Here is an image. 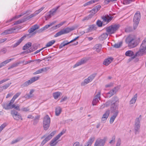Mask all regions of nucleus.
Here are the masks:
<instances>
[{"label": "nucleus", "mask_w": 146, "mask_h": 146, "mask_svg": "<svg viewBox=\"0 0 146 146\" xmlns=\"http://www.w3.org/2000/svg\"><path fill=\"white\" fill-rule=\"evenodd\" d=\"M97 11L95 10L94 8L91 10L90 11V13L89 15L92 17L97 12Z\"/></svg>", "instance_id": "c03bdc74"}, {"label": "nucleus", "mask_w": 146, "mask_h": 146, "mask_svg": "<svg viewBox=\"0 0 146 146\" xmlns=\"http://www.w3.org/2000/svg\"><path fill=\"white\" fill-rule=\"evenodd\" d=\"M18 112L15 110H12L11 111V114L13 117Z\"/></svg>", "instance_id": "6e6d98bb"}, {"label": "nucleus", "mask_w": 146, "mask_h": 146, "mask_svg": "<svg viewBox=\"0 0 146 146\" xmlns=\"http://www.w3.org/2000/svg\"><path fill=\"white\" fill-rule=\"evenodd\" d=\"M135 0H124L123 3L125 5L129 4L132 2L134 1Z\"/></svg>", "instance_id": "49530a36"}, {"label": "nucleus", "mask_w": 146, "mask_h": 146, "mask_svg": "<svg viewBox=\"0 0 146 146\" xmlns=\"http://www.w3.org/2000/svg\"><path fill=\"white\" fill-rule=\"evenodd\" d=\"M119 88L118 87H115L112 90H111L108 93L106 94V96L108 98H110L114 94L119 90Z\"/></svg>", "instance_id": "4468645a"}, {"label": "nucleus", "mask_w": 146, "mask_h": 146, "mask_svg": "<svg viewBox=\"0 0 146 146\" xmlns=\"http://www.w3.org/2000/svg\"><path fill=\"white\" fill-rule=\"evenodd\" d=\"M96 29V26L94 25H92L90 26L89 28L87 29L86 32L89 33L92 31L95 30Z\"/></svg>", "instance_id": "393cba45"}, {"label": "nucleus", "mask_w": 146, "mask_h": 146, "mask_svg": "<svg viewBox=\"0 0 146 146\" xmlns=\"http://www.w3.org/2000/svg\"><path fill=\"white\" fill-rule=\"evenodd\" d=\"M39 77H35L31 78L29 80H28L23 84L21 86V87L22 88H24L27 86H28L30 85L35 81L39 79Z\"/></svg>", "instance_id": "1a4fd4ad"}, {"label": "nucleus", "mask_w": 146, "mask_h": 146, "mask_svg": "<svg viewBox=\"0 0 146 146\" xmlns=\"http://www.w3.org/2000/svg\"><path fill=\"white\" fill-rule=\"evenodd\" d=\"M61 93L60 92H56L54 93L53 94V96L55 99H57L60 96Z\"/></svg>", "instance_id": "58836bf2"}, {"label": "nucleus", "mask_w": 146, "mask_h": 146, "mask_svg": "<svg viewBox=\"0 0 146 146\" xmlns=\"http://www.w3.org/2000/svg\"><path fill=\"white\" fill-rule=\"evenodd\" d=\"M137 40L138 38L135 36L129 35L126 38L125 41L128 47L131 48L136 47L138 45Z\"/></svg>", "instance_id": "f257e3e1"}, {"label": "nucleus", "mask_w": 146, "mask_h": 146, "mask_svg": "<svg viewBox=\"0 0 146 146\" xmlns=\"http://www.w3.org/2000/svg\"><path fill=\"white\" fill-rule=\"evenodd\" d=\"M65 132L62 131L58 134L53 139L50 141V146H55L56 145L57 143V142H56V141Z\"/></svg>", "instance_id": "9b49d317"}, {"label": "nucleus", "mask_w": 146, "mask_h": 146, "mask_svg": "<svg viewBox=\"0 0 146 146\" xmlns=\"http://www.w3.org/2000/svg\"><path fill=\"white\" fill-rule=\"evenodd\" d=\"M137 94H135L132 98L130 101V104H134L135 103L137 99Z\"/></svg>", "instance_id": "473e14b6"}, {"label": "nucleus", "mask_w": 146, "mask_h": 146, "mask_svg": "<svg viewBox=\"0 0 146 146\" xmlns=\"http://www.w3.org/2000/svg\"><path fill=\"white\" fill-rule=\"evenodd\" d=\"M119 100L118 98L115 96L113 97L111 100H109L104 104L102 105L101 106L100 108L102 109L104 108L105 107H108L110 106V108L112 106H117L118 104Z\"/></svg>", "instance_id": "f03ea898"}, {"label": "nucleus", "mask_w": 146, "mask_h": 146, "mask_svg": "<svg viewBox=\"0 0 146 146\" xmlns=\"http://www.w3.org/2000/svg\"><path fill=\"white\" fill-rule=\"evenodd\" d=\"M50 122V118L48 115H46L44 118L43 123L44 129L46 130L49 128Z\"/></svg>", "instance_id": "6e6552de"}, {"label": "nucleus", "mask_w": 146, "mask_h": 146, "mask_svg": "<svg viewBox=\"0 0 146 146\" xmlns=\"http://www.w3.org/2000/svg\"><path fill=\"white\" fill-rule=\"evenodd\" d=\"M146 54V45L142 43L140 46L139 50L135 53V55L132 57V58L134 59L136 56H140Z\"/></svg>", "instance_id": "39448f33"}, {"label": "nucleus", "mask_w": 146, "mask_h": 146, "mask_svg": "<svg viewBox=\"0 0 146 146\" xmlns=\"http://www.w3.org/2000/svg\"><path fill=\"white\" fill-rule=\"evenodd\" d=\"M96 24L99 27H101L102 26V25H103L104 24L100 20H98L96 22Z\"/></svg>", "instance_id": "603ef678"}, {"label": "nucleus", "mask_w": 146, "mask_h": 146, "mask_svg": "<svg viewBox=\"0 0 146 146\" xmlns=\"http://www.w3.org/2000/svg\"><path fill=\"white\" fill-rule=\"evenodd\" d=\"M102 19H103L102 22L104 25L109 23L112 20V17L107 15L102 17Z\"/></svg>", "instance_id": "ddd939ff"}, {"label": "nucleus", "mask_w": 146, "mask_h": 146, "mask_svg": "<svg viewBox=\"0 0 146 146\" xmlns=\"http://www.w3.org/2000/svg\"><path fill=\"white\" fill-rule=\"evenodd\" d=\"M26 21V19H25L24 18L21 19L15 22L14 23V25H17V24L23 23Z\"/></svg>", "instance_id": "79ce46f5"}, {"label": "nucleus", "mask_w": 146, "mask_h": 146, "mask_svg": "<svg viewBox=\"0 0 146 146\" xmlns=\"http://www.w3.org/2000/svg\"><path fill=\"white\" fill-rule=\"evenodd\" d=\"M32 43L31 42H28L23 46V49L24 50H26L30 47Z\"/></svg>", "instance_id": "e433bc0d"}, {"label": "nucleus", "mask_w": 146, "mask_h": 146, "mask_svg": "<svg viewBox=\"0 0 146 146\" xmlns=\"http://www.w3.org/2000/svg\"><path fill=\"white\" fill-rule=\"evenodd\" d=\"M75 29V28L74 27H67L57 33L54 35V37H56L68 33L71 31L74 30Z\"/></svg>", "instance_id": "0eeeda50"}, {"label": "nucleus", "mask_w": 146, "mask_h": 146, "mask_svg": "<svg viewBox=\"0 0 146 146\" xmlns=\"http://www.w3.org/2000/svg\"><path fill=\"white\" fill-rule=\"evenodd\" d=\"M34 60H29L25 62H24V61L21 62H22L21 63H24V65H26L30 63L31 62H33Z\"/></svg>", "instance_id": "0e129e2a"}, {"label": "nucleus", "mask_w": 146, "mask_h": 146, "mask_svg": "<svg viewBox=\"0 0 146 146\" xmlns=\"http://www.w3.org/2000/svg\"><path fill=\"white\" fill-rule=\"evenodd\" d=\"M14 119L16 120H18L19 119L22 120L21 115L19 113H17L16 115H15L13 117Z\"/></svg>", "instance_id": "c9c22d12"}, {"label": "nucleus", "mask_w": 146, "mask_h": 146, "mask_svg": "<svg viewBox=\"0 0 146 146\" xmlns=\"http://www.w3.org/2000/svg\"><path fill=\"white\" fill-rule=\"evenodd\" d=\"M133 22V28L135 30L137 28L139 23V22Z\"/></svg>", "instance_id": "864d4df0"}, {"label": "nucleus", "mask_w": 146, "mask_h": 146, "mask_svg": "<svg viewBox=\"0 0 146 146\" xmlns=\"http://www.w3.org/2000/svg\"><path fill=\"white\" fill-rule=\"evenodd\" d=\"M62 111V109L60 107H58L55 109V113L56 116H58L61 113Z\"/></svg>", "instance_id": "2f4dec72"}, {"label": "nucleus", "mask_w": 146, "mask_h": 146, "mask_svg": "<svg viewBox=\"0 0 146 146\" xmlns=\"http://www.w3.org/2000/svg\"><path fill=\"white\" fill-rule=\"evenodd\" d=\"M95 138V137L94 136L90 137L87 142L86 145L85 146H91L94 141Z\"/></svg>", "instance_id": "bb28decb"}, {"label": "nucleus", "mask_w": 146, "mask_h": 146, "mask_svg": "<svg viewBox=\"0 0 146 146\" xmlns=\"http://www.w3.org/2000/svg\"><path fill=\"white\" fill-rule=\"evenodd\" d=\"M56 133V132L55 131H54L52 133H51L48 136H47L45 139L48 141L50 140L51 138Z\"/></svg>", "instance_id": "f704fd0d"}, {"label": "nucleus", "mask_w": 146, "mask_h": 146, "mask_svg": "<svg viewBox=\"0 0 146 146\" xmlns=\"http://www.w3.org/2000/svg\"><path fill=\"white\" fill-rule=\"evenodd\" d=\"M55 42V40H52L48 42L46 45V47H48L51 46Z\"/></svg>", "instance_id": "a19ab883"}, {"label": "nucleus", "mask_w": 146, "mask_h": 146, "mask_svg": "<svg viewBox=\"0 0 146 146\" xmlns=\"http://www.w3.org/2000/svg\"><path fill=\"white\" fill-rule=\"evenodd\" d=\"M125 55L127 56L131 57L132 56L131 58L133 59L132 58V57L134 56L135 55L134 54L133 52L131 50H129L127 51L125 53Z\"/></svg>", "instance_id": "c85d7f7f"}, {"label": "nucleus", "mask_w": 146, "mask_h": 146, "mask_svg": "<svg viewBox=\"0 0 146 146\" xmlns=\"http://www.w3.org/2000/svg\"><path fill=\"white\" fill-rule=\"evenodd\" d=\"M33 95H31L30 94H27L25 96H24V97H25L26 99H29L30 98H31L32 97H33Z\"/></svg>", "instance_id": "e2e57ef3"}, {"label": "nucleus", "mask_w": 146, "mask_h": 146, "mask_svg": "<svg viewBox=\"0 0 146 146\" xmlns=\"http://www.w3.org/2000/svg\"><path fill=\"white\" fill-rule=\"evenodd\" d=\"M35 16H36V15H35L34 13H33L27 17L25 18L24 19H26V21L27 20H29L30 18L33 17Z\"/></svg>", "instance_id": "de8ad7c7"}, {"label": "nucleus", "mask_w": 146, "mask_h": 146, "mask_svg": "<svg viewBox=\"0 0 146 146\" xmlns=\"http://www.w3.org/2000/svg\"><path fill=\"white\" fill-rule=\"evenodd\" d=\"M113 59L112 58H108L104 60L103 64L106 66H108L112 62Z\"/></svg>", "instance_id": "b1692460"}, {"label": "nucleus", "mask_w": 146, "mask_h": 146, "mask_svg": "<svg viewBox=\"0 0 146 146\" xmlns=\"http://www.w3.org/2000/svg\"><path fill=\"white\" fill-rule=\"evenodd\" d=\"M94 49L97 52H99L102 48V45L100 44H98L96 45L94 47Z\"/></svg>", "instance_id": "7c9ffc66"}, {"label": "nucleus", "mask_w": 146, "mask_h": 146, "mask_svg": "<svg viewBox=\"0 0 146 146\" xmlns=\"http://www.w3.org/2000/svg\"><path fill=\"white\" fill-rule=\"evenodd\" d=\"M92 17L90 15H89L88 16L84 18L82 20V21H84L86 20H88L91 18Z\"/></svg>", "instance_id": "680f3d73"}, {"label": "nucleus", "mask_w": 146, "mask_h": 146, "mask_svg": "<svg viewBox=\"0 0 146 146\" xmlns=\"http://www.w3.org/2000/svg\"><path fill=\"white\" fill-rule=\"evenodd\" d=\"M11 84V83L6 84L2 86V88L3 89L5 90L8 88L10 86Z\"/></svg>", "instance_id": "bf43d9fd"}, {"label": "nucleus", "mask_w": 146, "mask_h": 146, "mask_svg": "<svg viewBox=\"0 0 146 146\" xmlns=\"http://www.w3.org/2000/svg\"><path fill=\"white\" fill-rule=\"evenodd\" d=\"M30 35V34H27L21 37V38L19 39L17 42L16 43H15L13 46V47L15 48L19 45L22 42V41L26 37H28V36Z\"/></svg>", "instance_id": "aec40b11"}, {"label": "nucleus", "mask_w": 146, "mask_h": 146, "mask_svg": "<svg viewBox=\"0 0 146 146\" xmlns=\"http://www.w3.org/2000/svg\"><path fill=\"white\" fill-rule=\"evenodd\" d=\"M50 69V68L49 67H47L44 68H42L39 69L37 70L33 73L34 75H36L38 74H39L42 73L43 72H46Z\"/></svg>", "instance_id": "4be33fe9"}, {"label": "nucleus", "mask_w": 146, "mask_h": 146, "mask_svg": "<svg viewBox=\"0 0 146 146\" xmlns=\"http://www.w3.org/2000/svg\"><path fill=\"white\" fill-rule=\"evenodd\" d=\"M6 126V125L5 124H3L0 126V132L2 131V130Z\"/></svg>", "instance_id": "338daca9"}, {"label": "nucleus", "mask_w": 146, "mask_h": 146, "mask_svg": "<svg viewBox=\"0 0 146 146\" xmlns=\"http://www.w3.org/2000/svg\"><path fill=\"white\" fill-rule=\"evenodd\" d=\"M94 0H91L90 1H89L87 2V3L84 4V7H85L87 5H89L91 4H92L94 3Z\"/></svg>", "instance_id": "8fccbe9b"}, {"label": "nucleus", "mask_w": 146, "mask_h": 146, "mask_svg": "<svg viewBox=\"0 0 146 146\" xmlns=\"http://www.w3.org/2000/svg\"><path fill=\"white\" fill-rule=\"evenodd\" d=\"M44 7H42L38 10L35 11L34 12V13L36 16L38 14L40 13L42 10H43L44 9Z\"/></svg>", "instance_id": "a18cd8bd"}, {"label": "nucleus", "mask_w": 146, "mask_h": 146, "mask_svg": "<svg viewBox=\"0 0 146 146\" xmlns=\"http://www.w3.org/2000/svg\"><path fill=\"white\" fill-rule=\"evenodd\" d=\"M25 13H24L23 14H21V15H17V16H16L15 17H13L11 19H9V20H8L6 22V23H8L9 22H11V21H12L13 20H15L16 19H17L18 18L21 17V16H23L24 14H25Z\"/></svg>", "instance_id": "72a5a7b5"}, {"label": "nucleus", "mask_w": 146, "mask_h": 146, "mask_svg": "<svg viewBox=\"0 0 146 146\" xmlns=\"http://www.w3.org/2000/svg\"><path fill=\"white\" fill-rule=\"evenodd\" d=\"M122 43L120 42L119 43L115 44L113 45V47L116 48H119L122 45Z\"/></svg>", "instance_id": "09e8293b"}, {"label": "nucleus", "mask_w": 146, "mask_h": 146, "mask_svg": "<svg viewBox=\"0 0 146 146\" xmlns=\"http://www.w3.org/2000/svg\"><path fill=\"white\" fill-rule=\"evenodd\" d=\"M87 61V60L85 58H82L77 62L74 66L73 68H76L82 64L85 63Z\"/></svg>", "instance_id": "412c9836"}, {"label": "nucleus", "mask_w": 146, "mask_h": 146, "mask_svg": "<svg viewBox=\"0 0 146 146\" xmlns=\"http://www.w3.org/2000/svg\"><path fill=\"white\" fill-rule=\"evenodd\" d=\"M108 34L107 33H104L102 34L99 37L101 40H103L106 39L108 37Z\"/></svg>", "instance_id": "c756f323"}, {"label": "nucleus", "mask_w": 146, "mask_h": 146, "mask_svg": "<svg viewBox=\"0 0 146 146\" xmlns=\"http://www.w3.org/2000/svg\"><path fill=\"white\" fill-rule=\"evenodd\" d=\"M141 18V15L139 12L137 11L135 14L133 19V22H139Z\"/></svg>", "instance_id": "f3484780"}, {"label": "nucleus", "mask_w": 146, "mask_h": 146, "mask_svg": "<svg viewBox=\"0 0 146 146\" xmlns=\"http://www.w3.org/2000/svg\"><path fill=\"white\" fill-rule=\"evenodd\" d=\"M21 92H18L13 97L11 101L14 103L15 100L18 98L21 94Z\"/></svg>", "instance_id": "ea45409f"}, {"label": "nucleus", "mask_w": 146, "mask_h": 146, "mask_svg": "<svg viewBox=\"0 0 146 146\" xmlns=\"http://www.w3.org/2000/svg\"><path fill=\"white\" fill-rule=\"evenodd\" d=\"M115 136L114 135L112 137V139L109 142V143L110 144H114L115 143Z\"/></svg>", "instance_id": "3c124183"}, {"label": "nucleus", "mask_w": 146, "mask_h": 146, "mask_svg": "<svg viewBox=\"0 0 146 146\" xmlns=\"http://www.w3.org/2000/svg\"><path fill=\"white\" fill-rule=\"evenodd\" d=\"M100 92L98 93L95 96L92 102V104L93 106L96 105V104L99 102V100L100 99Z\"/></svg>", "instance_id": "dca6fc26"}, {"label": "nucleus", "mask_w": 146, "mask_h": 146, "mask_svg": "<svg viewBox=\"0 0 146 146\" xmlns=\"http://www.w3.org/2000/svg\"><path fill=\"white\" fill-rule=\"evenodd\" d=\"M110 111L109 110H106L103 115L101 119V121L103 123L105 122L108 117L110 114Z\"/></svg>", "instance_id": "2eb2a0df"}, {"label": "nucleus", "mask_w": 146, "mask_h": 146, "mask_svg": "<svg viewBox=\"0 0 146 146\" xmlns=\"http://www.w3.org/2000/svg\"><path fill=\"white\" fill-rule=\"evenodd\" d=\"M79 38V36H77V37H76L74 39L70 41L69 42H63L59 46V48L60 49H61L63 47L68 44L76 40L77 39H78Z\"/></svg>", "instance_id": "6ab92c4d"}, {"label": "nucleus", "mask_w": 146, "mask_h": 146, "mask_svg": "<svg viewBox=\"0 0 146 146\" xmlns=\"http://www.w3.org/2000/svg\"><path fill=\"white\" fill-rule=\"evenodd\" d=\"M132 30V28L131 27H127L125 29V31L126 32H129Z\"/></svg>", "instance_id": "052dcab7"}, {"label": "nucleus", "mask_w": 146, "mask_h": 146, "mask_svg": "<svg viewBox=\"0 0 146 146\" xmlns=\"http://www.w3.org/2000/svg\"><path fill=\"white\" fill-rule=\"evenodd\" d=\"M49 27L50 26L49 25H46L45 26H44V27L42 28L41 29H40V30H41V31H42L48 29Z\"/></svg>", "instance_id": "13d9d810"}, {"label": "nucleus", "mask_w": 146, "mask_h": 146, "mask_svg": "<svg viewBox=\"0 0 146 146\" xmlns=\"http://www.w3.org/2000/svg\"><path fill=\"white\" fill-rule=\"evenodd\" d=\"M105 141L101 139H98L96 141L94 146H103L104 144Z\"/></svg>", "instance_id": "a211bd4d"}, {"label": "nucleus", "mask_w": 146, "mask_h": 146, "mask_svg": "<svg viewBox=\"0 0 146 146\" xmlns=\"http://www.w3.org/2000/svg\"><path fill=\"white\" fill-rule=\"evenodd\" d=\"M14 108L16 110H18V111H20V106L18 105L17 106H15L14 104H12V108Z\"/></svg>", "instance_id": "5fc2aeb1"}, {"label": "nucleus", "mask_w": 146, "mask_h": 146, "mask_svg": "<svg viewBox=\"0 0 146 146\" xmlns=\"http://www.w3.org/2000/svg\"><path fill=\"white\" fill-rule=\"evenodd\" d=\"M39 26L37 25H35L33 26L32 27L28 30V31L29 33H33L36 29H38L39 28Z\"/></svg>", "instance_id": "a878e982"}, {"label": "nucleus", "mask_w": 146, "mask_h": 146, "mask_svg": "<svg viewBox=\"0 0 146 146\" xmlns=\"http://www.w3.org/2000/svg\"><path fill=\"white\" fill-rule=\"evenodd\" d=\"M16 30L15 28H12L5 30L3 32L1 33V35H6L12 33Z\"/></svg>", "instance_id": "5701e85b"}, {"label": "nucleus", "mask_w": 146, "mask_h": 146, "mask_svg": "<svg viewBox=\"0 0 146 146\" xmlns=\"http://www.w3.org/2000/svg\"><path fill=\"white\" fill-rule=\"evenodd\" d=\"M13 103L11 100L9 103L5 102L2 104L3 108L6 110L12 109V104Z\"/></svg>", "instance_id": "f8f14e48"}, {"label": "nucleus", "mask_w": 146, "mask_h": 146, "mask_svg": "<svg viewBox=\"0 0 146 146\" xmlns=\"http://www.w3.org/2000/svg\"><path fill=\"white\" fill-rule=\"evenodd\" d=\"M22 62H17L16 63H14L13 64L11 65L8 68V69H10L11 68H13L17 66L18 65L21 64Z\"/></svg>", "instance_id": "4c0bfd02"}, {"label": "nucleus", "mask_w": 146, "mask_h": 146, "mask_svg": "<svg viewBox=\"0 0 146 146\" xmlns=\"http://www.w3.org/2000/svg\"><path fill=\"white\" fill-rule=\"evenodd\" d=\"M113 106H112L110 109L111 112L113 113V115L111 117L110 119V124L113 123L119 113L118 110V104L117 106H114L113 105Z\"/></svg>", "instance_id": "7ed1b4c3"}, {"label": "nucleus", "mask_w": 146, "mask_h": 146, "mask_svg": "<svg viewBox=\"0 0 146 146\" xmlns=\"http://www.w3.org/2000/svg\"><path fill=\"white\" fill-rule=\"evenodd\" d=\"M119 27V24H115L111 25L106 28V32L108 35L114 33Z\"/></svg>", "instance_id": "423d86ee"}, {"label": "nucleus", "mask_w": 146, "mask_h": 146, "mask_svg": "<svg viewBox=\"0 0 146 146\" xmlns=\"http://www.w3.org/2000/svg\"><path fill=\"white\" fill-rule=\"evenodd\" d=\"M52 16V15L50 13H47L45 16L46 20H47L50 18Z\"/></svg>", "instance_id": "69168bd1"}, {"label": "nucleus", "mask_w": 146, "mask_h": 146, "mask_svg": "<svg viewBox=\"0 0 146 146\" xmlns=\"http://www.w3.org/2000/svg\"><path fill=\"white\" fill-rule=\"evenodd\" d=\"M96 75L97 74L95 73L90 76L87 78L85 79L84 81L81 83V85L82 86H84L89 83L92 82L96 77Z\"/></svg>", "instance_id": "9d476101"}, {"label": "nucleus", "mask_w": 146, "mask_h": 146, "mask_svg": "<svg viewBox=\"0 0 146 146\" xmlns=\"http://www.w3.org/2000/svg\"><path fill=\"white\" fill-rule=\"evenodd\" d=\"M14 59V58H11L7 60L1 62L0 64V68L4 66L6 64L9 62L10 61L13 60Z\"/></svg>", "instance_id": "cd10ccee"}, {"label": "nucleus", "mask_w": 146, "mask_h": 146, "mask_svg": "<svg viewBox=\"0 0 146 146\" xmlns=\"http://www.w3.org/2000/svg\"><path fill=\"white\" fill-rule=\"evenodd\" d=\"M142 119L141 115H140L136 119L134 125V133L135 134H138L140 132V121Z\"/></svg>", "instance_id": "20e7f679"}, {"label": "nucleus", "mask_w": 146, "mask_h": 146, "mask_svg": "<svg viewBox=\"0 0 146 146\" xmlns=\"http://www.w3.org/2000/svg\"><path fill=\"white\" fill-rule=\"evenodd\" d=\"M21 110L23 111L27 112L29 111V109L28 107H24Z\"/></svg>", "instance_id": "774afa93"}, {"label": "nucleus", "mask_w": 146, "mask_h": 146, "mask_svg": "<svg viewBox=\"0 0 146 146\" xmlns=\"http://www.w3.org/2000/svg\"><path fill=\"white\" fill-rule=\"evenodd\" d=\"M59 6H58L56 8L53 9L49 11V13H50L52 16L53 15H54L57 10L59 8Z\"/></svg>", "instance_id": "37998d69"}, {"label": "nucleus", "mask_w": 146, "mask_h": 146, "mask_svg": "<svg viewBox=\"0 0 146 146\" xmlns=\"http://www.w3.org/2000/svg\"><path fill=\"white\" fill-rule=\"evenodd\" d=\"M20 140V138H18L15 139L13 140L11 143V144H13L19 141Z\"/></svg>", "instance_id": "4d7b16f0"}]
</instances>
